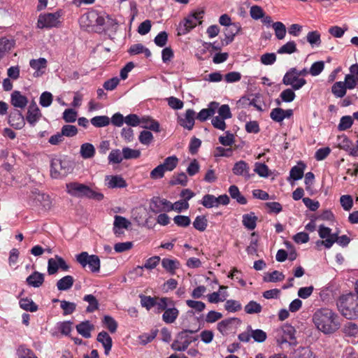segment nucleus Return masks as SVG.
Segmentation results:
<instances>
[{
	"mask_svg": "<svg viewBox=\"0 0 358 358\" xmlns=\"http://www.w3.org/2000/svg\"><path fill=\"white\" fill-rule=\"evenodd\" d=\"M313 322L316 328L325 334L335 332L341 326L339 316L328 308L316 310L313 315Z\"/></svg>",
	"mask_w": 358,
	"mask_h": 358,
	"instance_id": "obj_1",
	"label": "nucleus"
},
{
	"mask_svg": "<svg viewBox=\"0 0 358 358\" xmlns=\"http://www.w3.org/2000/svg\"><path fill=\"white\" fill-rule=\"evenodd\" d=\"M296 330L290 324H285L274 331L277 345L283 350H289L296 345L295 338Z\"/></svg>",
	"mask_w": 358,
	"mask_h": 358,
	"instance_id": "obj_2",
	"label": "nucleus"
},
{
	"mask_svg": "<svg viewBox=\"0 0 358 358\" xmlns=\"http://www.w3.org/2000/svg\"><path fill=\"white\" fill-rule=\"evenodd\" d=\"M337 306L341 314L348 320L358 317V295L348 294L340 297Z\"/></svg>",
	"mask_w": 358,
	"mask_h": 358,
	"instance_id": "obj_3",
	"label": "nucleus"
},
{
	"mask_svg": "<svg viewBox=\"0 0 358 358\" xmlns=\"http://www.w3.org/2000/svg\"><path fill=\"white\" fill-rule=\"evenodd\" d=\"M66 192L71 196L78 198H88L97 201H101L103 199V194L97 192L90 188L89 186L79 183L78 182H72L66 185Z\"/></svg>",
	"mask_w": 358,
	"mask_h": 358,
	"instance_id": "obj_4",
	"label": "nucleus"
},
{
	"mask_svg": "<svg viewBox=\"0 0 358 358\" xmlns=\"http://www.w3.org/2000/svg\"><path fill=\"white\" fill-rule=\"evenodd\" d=\"M350 73L345 75V81L336 82L331 87V92L336 98L343 97L347 90H353L358 87V75L350 71Z\"/></svg>",
	"mask_w": 358,
	"mask_h": 358,
	"instance_id": "obj_5",
	"label": "nucleus"
},
{
	"mask_svg": "<svg viewBox=\"0 0 358 358\" xmlns=\"http://www.w3.org/2000/svg\"><path fill=\"white\" fill-rule=\"evenodd\" d=\"M203 14L204 11L200 9L195 10L189 13L179 23L178 27V34L185 35L196 27L197 24H201Z\"/></svg>",
	"mask_w": 358,
	"mask_h": 358,
	"instance_id": "obj_6",
	"label": "nucleus"
},
{
	"mask_svg": "<svg viewBox=\"0 0 358 358\" xmlns=\"http://www.w3.org/2000/svg\"><path fill=\"white\" fill-rule=\"evenodd\" d=\"M76 259L83 268L88 266L92 273H98L100 271L101 262L97 255H89L87 252H82L76 256Z\"/></svg>",
	"mask_w": 358,
	"mask_h": 358,
	"instance_id": "obj_7",
	"label": "nucleus"
},
{
	"mask_svg": "<svg viewBox=\"0 0 358 358\" xmlns=\"http://www.w3.org/2000/svg\"><path fill=\"white\" fill-rule=\"evenodd\" d=\"M71 171L70 162L66 159L55 158L51 161L50 174L53 178L65 177Z\"/></svg>",
	"mask_w": 358,
	"mask_h": 358,
	"instance_id": "obj_8",
	"label": "nucleus"
},
{
	"mask_svg": "<svg viewBox=\"0 0 358 358\" xmlns=\"http://www.w3.org/2000/svg\"><path fill=\"white\" fill-rule=\"evenodd\" d=\"M282 83L285 85H290L294 90H299L306 84V80L298 75V69L291 68L285 74Z\"/></svg>",
	"mask_w": 358,
	"mask_h": 358,
	"instance_id": "obj_9",
	"label": "nucleus"
},
{
	"mask_svg": "<svg viewBox=\"0 0 358 358\" xmlns=\"http://www.w3.org/2000/svg\"><path fill=\"white\" fill-rule=\"evenodd\" d=\"M30 200L33 206H41L45 210H50L52 206V201L49 195L41 193L36 189L31 191Z\"/></svg>",
	"mask_w": 358,
	"mask_h": 358,
	"instance_id": "obj_10",
	"label": "nucleus"
},
{
	"mask_svg": "<svg viewBox=\"0 0 358 358\" xmlns=\"http://www.w3.org/2000/svg\"><path fill=\"white\" fill-rule=\"evenodd\" d=\"M81 21L87 27H96L101 30V24L103 22V13L92 10L83 15Z\"/></svg>",
	"mask_w": 358,
	"mask_h": 358,
	"instance_id": "obj_11",
	"label": "nucleus"
},
{
	"mask_svg": "<svg viewBox=\"0 0 358 358\" xmlns=\"http://www.w3.org/2000/svg\"><path fill=\"white\" fill-rule=\"evenodd\" d=\"M59 17L60 15L58 13L41 15L38 20V27L39 28H51L57 27L59 23Z\"/></svg>",
	"mask_w": 358,
	"mask_h": 358,
	"instance_id": "obj_12",
	"label": "nucleus"
},
{
	"mask_svg": "<svg viewBox=\"0 0 358 358\" xmlns=\"http://www.w3.org/2000/svg\"><path fill=\"white\" fill-rule=\"evenodd\" d=\"M171 202L160 197H153L150 202V209L155 213L170 211Z\"/></svg>",
	"mask_w": 358,
	"mask_h": 358,
	"instance_id": "obj_13",
	"label": "nucleus"
},
{
	"mask_svg": "<svg viewBox=\"0 0 358 358\" xmlns=\"http://www.w3.org/2000/svg\"><path fill=\"white\" fill-rule=\"evenodd\" d=\"M29 66L34 70V76L38 78L45 73L48 66V61L43 57L33 59L29 61Z\"/></svg>",
	"mask_w": 358,
	"mask_h": 358,
	"instance_id": "obj_14",
	"label": "nucleus"
},
{
	"mask_svg": "<svg viewBox=\"0 0 358 358\" xmlns=\"http://www.w3.org/2000/svg\"><path fill=\"white\" fill-rule=\"evenodd\" d=\"M105 185L109 189L124 188L127 186L126 180L120 175H109L105 177Z\"/></svg>",
	"mask_w": 358,
	"mask_h": 358,
	"instance_id": "obj_15",
	"label": "nucleus"
},
{
	"mask_svg": "<svg viewBox=\"0 0 358 358\" xmlns=\"http://www.w3.org/2000/svg\"><path fill=\"white\" fill-rule=\"evenodd\" d=\"M42 114L36 102L33 101L30 103L26 117L27 121L34 126L41 119Z\"/></svg>",
	"mask_w": 358,
	"mask_h": 358,
	"instance_id": "obj_16",
	"label": "nucleus"
},
{
	"mask_svg": "<svg viewBox=\"0 0 358 358\" xmlns=\"http://www.w3.org/2000/svg\"><path fill=\"white\" fill-rule=\"evenodd\" d=\"M219 103L215 101H212L208 105V108H203L200 110L198 113L196 118L201 121L204 122L208 120L210 117H212L215 115L218 108Z\"/></svg>",
	"mask_w": 358,
	"mask_h": 358,
	"instance_id": "obj_17",
	"label": "nucleus"
},
{
	"mask_svg": "<svg viewBox=\"0 0 358 358\" xmlns=\"http://www.w3.org/2000/svg\"><path fill=\"white\" fill-rule=\"evenodd\" d=\"M131 225V222L124 217L115 215L113 223V232L115 235L120 236L123 234L122 229H127Z\"/></svg>",
	"mask_w": 358,
	"mask_h": 358,
	"instance_id": "obj_18",
	"label": "nucleus"
},
{
	"mask_svg": "<svg viewBox=\"0 0 358 358\" xmlns=\"http://www.w3.org/2000/svg\"><path fill=\"white\" fill-rule=\"evenodd\" d=\"M292 114L293 111L291 109L283 110L278 107L273 108L271 110L270 113V117L273 121L276 122H281L285 118L290 117L292 115Z\"/></svg>",
	"mask_w": 358,
	"mask_h": 358,
	"instance_id": "obj_19",
	"label": "nucleus"
},
{
	"mask_svg": "<svg viewBox=\"0 0 358 358\" xmlns=\"http://www.w3.org/2000/svg\"><path fill=\"white\" fill-rule=\"evenodd\" d=\"M194 110L193 109H187L184 117H180L178 120L180 125L188 130H192L194 125Z\"/></svg>",
	"mask_w": 358,
	"mask_h": 358,
	"instance_id": "obj_20",
	"label": "nucleus"
},
{
	"mask_svg": "<svg viewBox=\"0 0 358 358\" xmlns=\"http://www.w3.org/2000/svg\"><path fill=\"white\" fill-rule=\"evenodd\" d=\"M232 171L236 176H241L246 179H249L250 178V175L249 173L250 166L245 161L241 160L235 163L232 169Z\"/></svg>",
	"mask_w": 358,
	"mask_h": 358,
	"instance_id": "obj_21",
	"label": "nucleus"
},
{
	"mask_svg": "<svg viewBox=\"0 0 358 358\" xmlns=\"http://www.w3.org/2000/svg\"><path fill=\"white\" fill-rule=\"evenodd\" d=\"M8 122L12 127L17 129H22L25 124L24 116L17 110L10 113L8 117Z\"/></svg>",
	"mask_w": 358,
	"mask_h": 358,
	"instance_id": "obj_22",
	"label": "nucleus"
},
{
	"mask_svg": "<svg viewBox=\"0 0 358 358\" xmlns=\"http://www.w3.org/2000/svg\"><path fill=\"white\" fill-rule=\"evenodd\" d=\"M241 29V26L239 22L231 23V25L227 26L224 29V35L226 36L227 44L231 43L236 34L239 33Z\"/></svg>",
	"mask_w": 358,
	"mask_h": 358,
	"instance_id": "obj_23",
	"label": "nucleus"
},
{
	"mask_svg": "<svg viewBox=\"0 0 358 358\" xmlns=\"http://www.w3.org/2000/svg\"><path fill=\"white\" fill-rule=\"evenodd\" d=\"M97 341L104 348L105 355H108L111 350L113 341L111 337L106 331H101L97 336Z\"/></svg>",
	"mask_w": 358,
	"mask_h": 358,
	"instance_id": "obj_24",
	"label": "nucleus"
},
{
	"mask_svg": "<svg viewBox=\"0 0 358 358\" xmlns=\"http://www.w3.org/2000/svg\"><path fill=\"white\" fill-rule=\"evenodd\" d=\"M44 282V275L38 271L33 272L26 279L28 285L33 287H40Z\"/></svg>",
	"mask_w": 358,
	"mask_h": 358,
	"instance_id": "obj_25",
	"label": "nucleus"
},
{
	"mask_svg": "<svg viewBox=\"0 0 358 358\" xmlns=\"http://www.w3.org/2000/svg\"><path fill=\"white\" fill-rule=\"evenodd\" d=\"M94 328V325L89 321H84L76 325V330L78 334L86 338L91 337V331Z\"/></svg>",
	"mask_w": 358,
	"mask_h": 358,
	"instance_id": "obj_26",
	"label": "nucleus"
},
{
	"mask_svg": "<svg viewBox=\"0 0 358 358\" xmlns=\"http://www.w3.org/2000/svg\"><path fill=\"white\" fill-rule=\"evenodd\" d=\"M140 125L143 128L150 129L155 132H159L160 131L159 122L149 117H143L141 118Z\"/></svg>",
	"mask_w": 358,
	"mask_h": 358,
	"instance_id": "obj_27",
	"label": "nucleus"
},
{
	"mask_svg": "<svg viewBox=\"0 0 358 358\" xmlns=\"http://www.w3.org/2000/svg\"><path fill=\"white\" fill-rule=\"evenodd\" d=\"M162 266L170 274L174 275L176 270L179 268L180 263L177 259L164 258L162 260Z\"/></svg>",
	"mask_w": 358,
	"mask_h": 358,
	"instance_id": "obj_28",
	"label": "nucleus"
},
{
	"mask_svg": "<svg viewBox=\"0 0 358 358\" xmlns=\"http://www.w3.org/2000/svg\"><path fill=\"white\" fill-rule=\"evenodd\" d=\"M11 103L15 107L23 108L27 106L28 100L20 92L15 91L11 95Z\"/></svg>",
	"mask_w": 358,
	"mask_h": 358,
	"instance_id": "obj_29",
	"label": "nucleus"
},
{
	"mask_svg": "<svg viewBox=\"0 0 358 358\" xmlns=\"http://www.w3.org/2000/svg\"><path fill=\"white\" fill-rule=\"evenodd\" d=\"M257 217L251 212L243 215V224L249 230H253L257 226Z\"/></svg>",
	"mask_w": 358,
	"mask_h": 358,
	"instance_id": "obj_30",
	"label": "nucleus"
},
{
	"mask_svg": "<svg viewBox=\"0 0 358 358\" xmlns=\"http://www.w3.org/2000/svg\"><path fill=\"white\" fill-rule=\"evenodd\" d=\"M80 154L83 159H91L95 155V148L90 143H85L81 145Z\"/></svg>",
	"mask_w": 358,
	"mask_h": 358,
	"instance_id": "obj_31",
	"label": "nucleus"
},
{
	"mask_svg": "<svg viewBox=\"0 0 358 358\" xmlns=\"http://www.w3.org/2000/svg\"><path fill=\"white\" fill-rule=\"evenodd\" d=\"M74 279L71 275H66L57 282V287L59 291L68 290L73 286Z\"/></svg>",
	"mask_w": 358,
	"mask_h": 358,
	"instance_id": "obj_32",
	"label": "nucleus"
},
{
	"mask_svg": "<svg viewBox=\"0 0 358 358\" xmlns=\"http://www.w3.org/2000/svg\"><path fill=\"white\" fill-rule=\"evenodd\" d=\"M178 314L179 311L176 308H169L162 315V320L167 324L173 323L178 317Z\"/></svg>",
	"mask_w": 358,
	"mask_h": 358,
	"instance_id": "obj_33",
	"label": "nucleus"
},
{
	"mask_svg": "<svg viewBox=\"0 0 358 358\" xmlns=\"http://www.w3.org/2000/svg\"><path fill=\"white\" fill-rule=\"evenodd\" d=\"M14 44L13 40L6 38H0V60L13 48Z\"/></svg>",
	"mask_w": 358,
	"mask_h": 358,
	"instance_id": "obj_34",
	"label": "nucleus"
},
{
	"mask_svg": "<svg viewBox=\"0 0 358 358\" xmlns=\"http://www.w3.org/2000/svg\"><path fill=\"white\" fill-rule=\"evenodd\" d=\"M229 193L233 199H235L238 203L244 205L247 203V199L243 196L236 185H231L229 188Z\"/></svg>",
	"mask_w": 358,
	"mask_h": 358,
	"instance_id": "obj_35",
	"label": "nucleus"
},
{
	"mask_svg": "<svg viewBox=\"0 0 358 358\" xmlns=\"http://www.w3.org/2000/svg\"><path fill=\"white\" fill-rule=\"evenodd\" d=\"M160 257L159 256H153L145 261V263L143 266H138L135 271L143 270V268H146L148 270H152L155 268L159 263Z\"/></svg>",
	"mask_w": 358,
	"mask_h": 358,
	"instance_id": "obj_36",
	"label": "nucleus"
},
{
	"mask_svg": "<svg viewBox=\"0 0 358 358\" xmlns=\"http://www.w3.org/2000/svg\"><path fill=\"white\" fill-rule=\"evenodd\" d=\"M19 303L20 308L26 311L36 312L38 310V306L31 299H21Z\"/></svg>",
	"mask_w": 358,
	"mask_h": 358,
	"instance_id": "obj_37",
	"label": "nucleus"
},
{
	"mask_svg": "<svg viewBox=\"0 0 358 358\" xmlns=\"http://www.w3.org/2000/svg\"><path fill=\"white\" fill-rule=\"evenodd\" d=\"M295 358H315V355L309 348L300 347L294 350Z\"/></svg>",
	"mask_w": 358,
	"mask_h": 358,
	"instance_id": "obj_38",
	"label": "nucleus"
},
{
	"mask_svg": "<svg viewBox=\"0 0 358 358\" xmlns=\"http://www.w3.org/2000/svg\"><path fill=\"white\" fill-rule=\"evenodd\" d=\"M196 331L185 329V330H183L181 332H180L178 336V338L180 339H185V341L182 343L181 348L178 347V348H175L178 351H185L188 348V346L189 345V344L192 342V341H189L187 339V336L186 335L187 333L194 334Z\"/></svg>",
	"mask_w": 358,
	"mask_h": 358,
	"instance_id": "obj_39",
	"label": "nucleus"
},
{
	"mask_svg": "<svg viewBox=\"0 0 358 358\" xmlns=\"http://www.w3.org/2000/svg\"><path fill=\"white\" fill-rule=\"evenodd\" d=\"M343 331L346 336L355 337L358 335V326L352 322H348L343 326Z\"/></svg>",
	"mask_w": 358,
	"mask_h": 358,
	"instance_id": "obj_40",
	"label": "nucleus"
},
{
	"mask_svg": "<svg viewBox=\"0 0 358 358\" xmlns=\"http://www.w3.org/2000/svg\"><path fill=\"white\" fill-rule=\"evenodd\" d=\"M110 120L108 116H95L90 120L91 124L95 127H103L110 124Z\"/></svg>",
	"mask_w": 358,
	"mask_h": 358,
	"instance_id": "obj_41",
	"label": "nucleus"
},
{
	"mask_svg": "<svg viewBox=\"0 0 358 358\" xmlns=\"http://www.w3.org/2000/svg\"><path fill=\"white\" fill-rule=\"evenodd\" d=\"M16 354L18 358H38L34 352L24 345H21L17 348Z\"/></svg>",
	"mask_w": 358,
	"mask_h": 358,
	"instance_id": "obj_42",
	"label": "nucleus"
},
{
	"mask_svg": "<svg viewBox=\"0 0 358 358\" xmlns=\"http://www.w3.org/2000/svg\"><path fill=\"white\" fill-rule=\"evenodd\" d=\"M178 164V157L175 155H173V156L166 157L164 159V163L162 164V165L163 166V167L166 171H171L177 166Z\"/></svg>",
	"mask_w": 358,
	"mask_h": 358,
	"instance_id": "obj_43",
	"label": "nucleus"
},
{
	"mask_svg": "<svg viewBox=\"0 0 358 358\" xmlns=\"http://www.w3.org/2000/svg\"><path fill=\"white\" fill-rule=\"evenodd\" d=\"M272 27L275 31V36L278 39L282 40L286 35V27L281 22H276L272 24Z\"/></svg>",
	"mask_w": 358,
	"mask_h": 358,
	"instance_id": "obj_44",
	"label": "nucleus"
},
{
	"mask_svg": "<svg viewBox=\"0 0 358 358\" xmlns=\"http://www.w3.org/2000/svg\"><path fill=\"white\" fill-rule=\"evenodd\" d=\"M84 301L89 303L87 307V312L92 313L99 308V303L94 296L92 294H87L84 296Z\"/></svg>",
	"mask_w": 358,
	"mask_h": 358,
	"instance_id": "obj_45",
	"label": "nucleus"
},
{
	"mask_svg": "<svg viewBox=\"0 0 358 358\" xmlns=\"http://www.w3.org/2000/svg\"><path fill=\"white\" fill-rule=\"evenodd\" d=\"M103 22L101 24V30H108L117 25V21L106 13H103Z\"/></svg>",
	"mask_w": 358,
	"mask_h": 358,
	"instance_id": "obj_46",
	"label": "nucleus"
},
{
	"mask_svg": "<svg viewBox=\"0 0 358 358\" xmlns=\"http://www.w3.org/2000/svg\"><path fill=\"white\" fill-rule=\"evenodd\" d=\"M262 306L255 301H250L244 308V310L248 314H257L262 312Z\"/></svg>",
	"mask_w": 358,
	"mask_h": 358,
	"instance_id": "obj_47",
	"label": "nucleus"
},
{
	"mask_svg": "<svg viewBox=\"0 0 358 358\" xmlns=\"http://www.w3.org/2000/svg\"><path fill=\"white\" fill-rule=\"evenodd\" d=\"M296 44L294 41H289L278 50V54H292L296 52Z\"/></svg>",
	"mask_w": 358,
	"mask_h": 358,
	"instance_id": "obj_48",
	"label": "nucleus"
},
{
	"mask_svg": "<svg viewBox=\"0 0 358 358\" xmlns=\"http://www.w3.org/2000/svg\"><path fill=\"white\" fill-rule=\"evenodd\" d=\"M201 204L207 208L217 207V198L213 194H206L202 199Z\"/></svg>",
	"mask_w": 358,
	"mask_h": 358,
	"instance_id": "obj_49",
	"label": "nucleus"
},
{
	"mask_svg": "<svg viewBox=\"0 0 358 358\" xmlns=\"http://www.w3.org/2000/svg\"><path fill=\"white\" fill-rule=\"evenodd\" d=\"M249 328L251 330V337L255 342L263 343L266 340L267 334L262 329H252L250 327Z\"/></svg>",
	"mask_w": 358,
	"mask_h": 358,
	"instance_id": "obj_50",
	"label": "nucleus"
},
{
	"mask_svg": "<svg viewBox=\"0 0 358 358\" xmlns=\"http://www.w3.org/2000/svg\"><path fill=\"white\" fill-rule=\"evenodd\" d=\"M103 324L110 333H115L116 331L117 323L112 317L109 315L104 316Z\"/></svg>",
	"mask_w": 358,
	"mask_h": 358,
	"instance_id": "obj_51",
	"label": "nucleus"
},
{
	"mask_svg": "<svg viewBox=\"0 0 358 358\" xmlns=\"http://www.w3.org/2000/svg\"><path fill=\"white\" fill-rule=\"evenodd\" d=\"M122 155L125 159H137L141 156V152L138 150L125 147L122 149Z\"/></svg>",
	"mask_w": 358,
	"mask_h": 358,
	"instance_id": "obj_52",
	"label": "nucleus"
},
{
	"mask_svg": "<svg viewBox=\"0 0 358 358\" xmlns=\"http://www.w3.org/2000/svg\"><path fill=\"white\" fill-rule=\"evenodd\" d=\"M254 171L260 177L266 178L269 176V169L264 163L256 162Z\"/></svg>",
	"mask_w": 358,
	"mask_h": 358,
	"instance_id": "obj_53",
	"label": "nucleus"
},
{
	"mask_svg": "<svg viewBox=\"0 0 358 358\" xmlns=\"http://www.w3.org/2000/svg\"><path fill=\"white\" fill-rule=\"evenodd\" d=\"M207 225L208 221L204 216H197L193 222L194 227L199 231H205Z\"/></svg>",
	"mask_w": 358,
	"mask_h": 358,
	"instance_id": "obj_54",
	"label": "nucleus"
},
{
	"mask_svg": "<svg viewBox=\"0 0 358 358\" xmlns=\"http://www.w3.org/2000/svg\"><path fill=\"white\" fill-rule=\"evenodd\" d=\"M123 159L122 151L118 149L113 150L108 155V161L113 164H120Z\"/></svg>",
	"mask_w": 358,
	"mask_h": 358,
	"instance_id": "obj_55",
	"label": "nucleus"
},
{
	"mask_svg": "<svg viewBox=\"0 0 358 358\" xmlns=\"http://www.w3.org/2000/svg\"><path fill=\"white\" fill-rule=\"evenodd\" d=\"M307 41L312 45H317L318 46L320 43V34L317 31H310L308 33L307 36Z\"/></svg>",
	"mask_w": 358,
	"mask_h": 358,
	"instance_id": "obj_56",
	"label": "nucleus"
},
{
	"mask_svg": "<svg viewBox=\"0 0 358 358\" xmlns=\"http://www.w3.org/2000/svg\"><path fill=\"white\" fill-rule=\"evenodd\" d=\"M304 166L301 164V166H294L292 167L289 172V176L294 180H298L303 177Z\"/></svg>",
	"mask_w": 358,
	"mask_h": 358,
	"instance_id": "obj_57",
	"label": "nucleus"
},
{
	"mask_svg": "<svg viewBox=\"0 0 358 358\" xmlns=\"http://www.w3.org/2000/svg\"><path fill=\"white\" fill-rule=\"evenodd\" d=\"M60 303L61 308L64 310V315H70L76 310V305L73 302L63 300L60 301Z\"/></svg>",
	"mask_w": 358,
	"mask_h": 358,
	"instance_id": "obj_58",
	"label": "nucleus"
},
{
	"mask_svg": "<svg viewBox=\"0 0 358 358\" xmlns=\"http://www.w3.org/2000/svg\"><path fill=\"white\" fill-rule=\"evenodd\" d=\"M235 320V318L226 319L222 320L218 322L217 325V330L222 334L224 335L227 334L228 329L232 324V322Z\"/></svg>",
	"mask_w": 358,
	"mask_h": 358,
	"instance_id": "obj_59",
	"label": "nucleus"
},
{
	"mask_svg": "<svg viewBox=\"0 0 358 358\" xmlns=\"http://www.w3.org/2000/svg\"><path fill=\"white\" fill-rule=\"evenodd\" d=\"M138 140L141 143L149 145L153 141V135L150 131L144 130L140 133Z\"/></svg>",
	"mask_w": 358,
	"mask_h": 358,
	"instance_id": "obj_60",
	"label": "nucleus"
},
{
	"mask_svg": "<svg viewBox=\"0 0 358 358\" xmlns=\"http://www.w3.org/2000/svg\"><path fill=\"white\" fill-rule=\"evenodd\" d=\"M224 307L227 311L234 313L241 309V304L238 301L230 299L226 301Z\"/></svg>",
	"mask_w": 358,
	"mask_h": 358,
	"instance_id": "obj_61",
	"label": "nucleus"
},
{
	"mask_svg": "<svg viewBox=\"0 0 358 358\" xmlns=\"http://www.w3.org/2000/svg\"><path fill=\"white\" fill-rule=\"evenodd\" d=\"M284 278L285 275L282 273L278 271H274L267 274V275L264 277V280L267 282H279L282 281Z\"/></svg>",
	"mask_w": 358,
	"mask_h": 358,
	"instance_id": "obj_62",
	"label": "nucleus"
},
{
	"mask_svg": "<svg viewBox=\"0 0 358 358\" xmlns=\"http://www.w3.org/2000/svg\"><path fill=\"white\" fill-rule=\"evenodd\" d=\"M64 136L73 137L78 134V129L74 125H64L61 130Z\"/></svg>",
	"mask_w": 358,
	"mask_h": 358,
	"instance_id": "obj_63",
	"label": "nucleus"
},
{
	"mask_svg": "<svg viewBox=\"0 0 358 358\" xmlns=\"http://www.w3.org/2000/svg\"><path fill=\"white\" fill-rule=\"evenodd\" d=\"M52 102V95L49 92H44L41 94L39 103L43 107H48Z\"/></svg>",
	"mask_w": 358,
	"mask_h": 358,
	"instance_id": "obj_64",
	"label": "nucleus"
}]
</instances>
